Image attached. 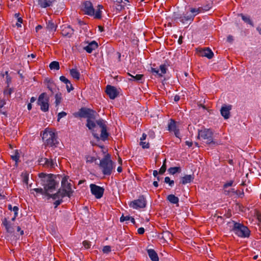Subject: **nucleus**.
Wrapping results in <instances>:
<instances>
[{
	"label": "nucleus",
	"mask_w": 261,
	"mask_h": 261,
	"mask_svg": "<svg viewBox=\"0 0 261 261\" xmlns=\"http://www.w3.org/2000/svg\"><path fill=\"white\" fill-rule=\"evenodd\" d=\"M55 0H38V5L41 8H46L52 6Z\"/></svg>",
	"instance_id": "22"
},
{
	"label": "nucleus",
	"mask_w": 261,
	"mask_h": 261,
	"mask_svg": "<svg viewBox=\"0 0 261 261\" xmlns=\"http://www.w3.org/2000/svg\"><path fill=\"white\" fill-rule=\"evenodd\" d=\"M201 53L202 56L207 57L208 59H212L214 56L213 51L208 48L203 49Z\"/></svg>",
	"instance_id": "25"
},
{
	"label": "nucleus",
	"mask_w": 261,
	"mask_h": 261,
	"mask_svg": "<svg viewBox=\"0 0 261 261\" xmlns=\"http://www.w3.org/2000/svg\"><path fill=\"white\" fill-rule=\"evenodd\" d=\"M227 40L228 42H231L233 40V37L231 36H228L227 37Z\"/></svg>",
	"instance_id": "64"
},
{
	"label": "nucleus",
	"mask_w": 261,
	"mask_h": 261,
	"mask_svg": "<svg viewBox=\"0 0 261 261\" xmlns=\"http://www.w3.org/2000/svg\"><path fill=\"white\" fill-rule=\"evenodd\" d=\"M6 78H7V83L8 84H9V83L10 82H11V78L8 75V71H6Z\"/></svg>",
	"instance_id": "61"
},
{
	"label": "nucleus",
	"mask_w": 261,
	"mask_h": 261,
	"mask_svg": "<svg viewBox=\"0 0 261 261\" xmlns=\"http://www.w3.org/2000/svg\"><path fill=\"white\" fill-rule=\"evenodd\" d=\"M86 159V162L88 163H92L96 161L95 158L91 155H87Z\"/></svg>",
	"instance_id": "43"
},
{
	"label": "nucleus",
	"mask_w": 261,
	"mask_h": 261,
	"mask_svg": "<svg viewBox=\"0 0 261 261\" xmlns=\"http://www.w3.org/2000/svg\"><path fill=\"white\" fill-rule=\"evenodd\" d=\"M94 118V116L93 118H89L87 119V126L90 130H93L95 127V123L94 121L92 120L91 119Z\"/></svg>",
	"instance_id": "30"
},
{
	"label": "nucleus",
	"mask_w": 261,
	"mask_h": 261,
	"mask_svg": "<svg viewBox=\"0 0 261 261\" xmlns=\"http://www.w3.org/2000/svg\"><path fill=\"white\" fill-rule=\"evenodd\" d=\"M103 8L102 5H98L97 9L95 11L92 4L89 1H86L82 5V10L85 13L88 15L94 16L96 19H100L101 18V10Z\"/></svg>",
	"instance_id": "4"
},
{
	"label": "nucleus",
	"mask_w": 261,
	"mask_h": 261,
	"mask_svg": "<svg viewBox=\"0 0 261 261\" xmlns=\"http://www.w3.org/2000/svg\"><path fill=\"white\" fill-rule=\"evenodd\" d=\"M148 255L152 261H159V257L156 252L152 249L147 250Z\"/></svg>",
	"instance_id": "23"
},
{
	"label": "nucleus",
	"mask_w": 261,
	"mask_h": 261,
	"mask_svg": "<svg viewBox=\"0 0 261 261\" xmlns=\"http://www.w3.org/2000/svg\"><path fill=\"white\" fill-rule=\"evenodd\" d=\"M213 133L208 128H204L198 130V137L203 140H204L207 144L214 143L213 138Z\"/></svg>",
	"instance_id": "6"
},
{
	"label": "nucleus",
	"mask_w": 261,
	"mask_h": 261,
	"mask_svg": "<svg viewBox=\"0 0 261 261\" xmlns=\"http://www.w3.org/2000/svg\"><path fill=\"white\" fill-rule=\"evenodd\" d=\"M65 196L70 197L71 195H68L67 191L62 189H59L58 192L55 194L51 195L49 194V198H52L53 199H58L62 200L63 198Z\"/></svg>",
	"instance_id": "17"
},
{
	"label": "nucleus",
	"mask_w": 261,
	"mask_h": 261,
	"mask_svg": "<svg viewBox=\"0 0 261 261\" xmlns=\"http://www.w3.org/2000/svg\"><path fill=\"white\" fill-rule=\"evenodd\" d=\"M165 182L168 184L170 187H172L174 185V181L171 180L169 177H166L165 178Z\"/></svg>",
	"instance_id": "46"
},
{
	"label": "nucleus",
	"mask_w": 261,
	"mask_h": 261,
	"mask_svg": "<svg viewBox=\"0 0 261 261\" xmlns=\"http://www.w3.org/2000/svg\"><path fill=\"white\" fill-rule=\"evenodd\" d=\"M167 199L172 204H178L179 202V198L173 194L169 195Z\"/></svg>",
	"instance_id": "26"
},
{
	"label": "nucleus",
	"mask_w": 261,
	"mask_h": 261,
	"mask_svg": "<svg viewBox=\"0 0 261 261\" xmlns=\"http://www.w3.org/2000/svg\"><path fill=\"white\" fill-rule=\"evenodd\" d=\"M203 8L202 7H199L198 8H190L189 9L190 12L191 13V15L193 16V17L199 14L200 13L202 12L203 11Z\"/></svg>",
	"instance_id": "28"
},
{
	"label": "nucleus",
	"mask_w": 261,
	"mask_h": 261,
	"mask_svg": "<svg viewBox=\"0 0 261 261\" xmlns=\"http://www.w3.org/2000/svg\"><path fill=\"white\" fill-rule=\"evenodd\" d=\"M2 225L5 227L7 232L11 234L14 233V228L13 224L7 218H4L2 220Z\"/></svg>",
	"instance_id": "14"
},
{
	"label": "nucleus",
	"mask_w": 261,
	"mask_h": 261,
	"mask_svg": "<svg viewBox=\"0 0 261 261\" xmlns=\"http://www.w3.org/2000/svg\"><path fill=\"white\" fill-rule=\"evenodd\" d=\"M49 66L51 70H59L60 68L59 63L57 61L51 62Z\"/></svg>",
	"instance_id": "35"
},
{
	"label": "nucleus",
	"mask_w": 261,
	"mask_h": 261,
	"mask_svg": "<svg viewBox=\"0 0 261 261\" xmlns=\"http://www.w3.org/2000/svg\"><path fill=\"white\" fill-rule=\"evenodd\" d=\"M11 158L13 160L17 162L19 160V156L17 153H15V154L14 155H12Z\"/></svg>",
	"instance_id": "56"
},
{
	"label": "nucleus",
	"mask_w": 261,
	"mask_h": 261,
	"mask_svg": "<svg viewBox=\"0 0 261 261\" xmlns=\"http://www.w3.org/2000/svg\"><path fill=\"white\" fill-rule=\"evenodd\" d=\"M42 138L45 145L47 146H56L58 143L55 133L48 128H46L43 132Z\"/></svg>",
	"instance_id": "5"
},
{
	"label": "nucleus",
	"mask_w": 261,
	"mask_h": 261,
	"mask_svg": "<svg viewBox=\"0 0 261 261\" xmlns=\"http://www.w3.org/2000/svg\"><path fill=\"white\" fill-rule=\"evenodd\" d=\"M83 245L84 247H85V248H86V249H88L91 246L90 242L87 240L83 241Z\"/></svg>",
	"instance_id": "49"
},
{
	"label": "nucleus",
	"mask_w": 261,
	"mask_h": 261,
	"mask_svg": "<svg viewBox=\"0 0 261 261\" xmlns=\"http://www.w3.org/2000/svg\"><path fill=\"white\" fill-rule=\"evenodd\" d=\"M32 191L36 192L37 194L44 195L49 197V194L47 193L46 191H45L44 189L43 190L42 188H35L32 189Z\"/></svg>",
	"instance_id": "32"
},
{
	"label": "nucleus",
	"mask_w": 261,
	"mask_h": 261,
	"mask_svg": "<svg viewBox=\"0 0 261 261\" xmlns=\"http://www.w3.org/2000/svg\"><path fill=\"white\" fill-rule=\"evenodd\" d=\"M193 16H192L191 14L188 15L187 13L180 17V20L182 23H185L189 21H192L193 20Z\"/></svg>",
	"instance_id": "27"
},
{
	"label": "nucleus",
	"mask_w": 261,
	"mask_h": 261,
	"mask_svg": "<svg viewBox=\"0 0 261 261\" xmlns=\"http://www.w3.org/2000/svg\"><path fill=\"white\" fill-rule=\"evenodd\" d=\"M106 92L110 99H115L118 95L116 88L111 85H108L106 87Z\"/></svg>",
	"instance_id": "15"
},
{
	"label": "nucleus",
	"mask_w": 261,
	"mask_h": 261,
	"mask_svg": "<svg viewBox=\"0 0 261 261\" xmlns=\"http://www.w3.org/2000/svg\"><path fill=\"white\" fill-rule=\"evenodd\" d=\"M166 160L165 159L163 162V164L162 167H161V168L159 170V173L161 174H163L166 171Z\"/></svg>",
	"instance_id": "41"
},
{
	"label": "nucleus",
	"mask_w": 261,
	"mask_h": 261,
	"mask_svg": "<svg viewBox=\"0 0 261 261\" xmlns=\"http://www.w3.org/2000/svg\"><path fill=\"white\" fill-rule=\"evenodd\" d=\"M147 135L145 133L142 134V137L140 138V141H144L146 139Z\"/></svg>",
	"instance_id": "62"
},
{
	"label": "nucleus",
	"mask_w": 261,
	"mask_h": 261,
	"mask_svg": "<svg viewBox=\"0 0 261 261\" xmlns=\"http://www.w3.org/2000/svg\"><path fill=\"white\" fill-rule=\"evenodd\" d=\"M70 74L73 79L76 80H79L80 78V73L76 69H70Z\"/></svg>",
	"instance_id": "29"
},
{
	"label": "nucleus",
	"mask_w": 261,
	"mask_h": 261,
	"mask_svg": "<svg viewBox=\"0 0 261 261\" xmlns=\"http://www.w3.org/2000/svg\"><path fill=\"white\" fill-rule=\"evenodd\" d=\"M68 176H65L63 177L61 181V189L67 191L68 195H72L73 191L71 189V184L68 181Z\"/></svg>",
	"instance_id": "11"
},
{
	"label": "nucleus",
	"mask_w": 261,
	"mask_h": 261,
	"mask_svg": "<svg viewBox=\"0 0 261 261\" xmlns=\"http://www.w3.org/2000/svg\"><path fill=\"white\" fill-rule=\"evenodd\" d=\"M98 46V43L95 41H92L90 42L86 46L84 47L88 53H91L94 50L96 49Z\"/></svg>",
	"instance_id": "20"
},
{
	"label": "nucleus",
	"mask_w": 261,
	"mask_h": 261,
	"mask_svg": "<svg viewBox=\"0 0 261 261\" xmlns=\"http://www.w3.org/2000/svg\"><path fill=\"white\" fill-rule=\"evenodd\" d=\"M146 205V201L144 196H140L137 200L131 201L129 206L134 209L144 208Z\"/></svg>",
	"instance_id": "8"
},
{
	"label": "nucleus",
	"mask_w": 261,
	"mask_h": 261,
	"mask_svg": "<svg viewBox=\"0 0 261 261\" xmlns=\"http://www.w3.org/2000/svg\"><path fill=\"white\" fill-rule=\"evenodd\" d=\"M22 23V19L20 17H18L17 19V22L16 23V25L18 27H21V23Z\"/></svg>",
	"instance_id": "53"
},
{
	"label": "nucleus",
	"mask_w": 261,
	"mask_h": 261,
	"mask_svg": "<svg viewBox=\"0 0 261 261\" xmlns=\"http://www.w3.org/2000/svg\"><path fill=\"white\" fill-rule=\"evenodd\" d=\"M168 129L170 132H174L175 136L180 138V132L178 127L176 125V122L173 119H170L168 124Z\"/></svg>",
	"instance_id": "12"
},
{
	"label": "nucleus",
	"mask_w": 261,
	"mask_h": 261,
	"mask_svg": "<svg viewBox=\"0 0 261 261\" xmlns=\"http://www.w3.org/2000/svg\"><path fill=\"white\" fill-rule=\"evenodd\" d=\"M99 167L102 173L105 175H110L115 168L114 163L111 159V155L107 153L100 161Z\"/></svg>",
	"instance_id": "3"
},
{
	"label": "nucleus",
	"mask_w": 261,
	"mask_h": 261,
	"mask_svg": "<svg viewBox=\"0 0 261 261\" xmlns=\"http://www.w3.org/2000/svg\"><path fill=\"white\" fill-rule=\"evenodd\" d=\"M66 85V89L68 91V92H70L71 90L73 89V87L71 84L70 82L69 81V84H65Z\"/></svg>",
	"instance_id": "50"
},
{
	"label": "nucleus",
	"mask_w": 261,
	"mask_h": 261,
	"mask_svg": "<svg viewBox=\"0 0 261 261\" xmlns=\"http://www.w3.org/2000/svg\"><path fill=\"white\" fill-rule=\"evenodd\" d=\"M47 28L50 31H56L57 25L52 21H49L47 22Z\"/></svg>",
	"instance_id": "34"
},
{
	"label": "nucleus",
	"mask_w": 261,
	"mask_h": 261,
	"mask_svg": "<svg viewBox=\"0 0 261 261\" xmlns=\"http://www.w3.org/2000/svg\"><path fill=\"white\" fill-rule=\"evenodd\" d=\"M49 98L46 96V93H41L38 99V104L40 106V109L45 112L48 111L49 109Z\"/></svg>",
	"instance_id": "7"
},
{
	"label": "nucleus",
	"mask_w": 261,
	"mask_h": 261,
	"mask_svg": "<svg viewBox=\"0 0 261 261\" xmlns=\"http://www.w3.org/2000/svg\"><path fill=\"white\" fill-rule=\"evenodd\" d=\"M114 3L118 5L116 9L121 11L124 8L126 4L128 2L127 0H112Z\"/></svg>",
	"instance_id": "21"
},
{
	"label": "nucleus",
	"mask_w": 261,
	"mask_h": 261,
	"mask_svg": "<svg viewBox=\"0 0 261 261\" xmlns=\"http://www.w3.org/2000/svg\"><path fill=\"white\" fill-rule=\"evenodd\" d=\"M167 70L166 65L165 64H162L160 66V69L151 68V72L155 76H157L159 77L163 76L165 74Z\"/></svg>",
	"instance_id": "13"
},
{
	"label": "nucleus",
	"mask_w": 261,
	"mask_h": 261,
	"mask_svg": "<svg viewBox=\"0 0 261 261\" xmlns=\"http://www.w3.org/2000/svg\"><path fill=\"white\" fill-rule=\"evenodd\" d=\"M128 75L132 77V79H130V80L139 81L142 80L143 75V74H137L135 76L132 75L131 74L128 73Z\"/></svg>",
	"instance_id": "38"
},
{
	"label": "nucleus",
	"mask_w": 261,
	"mask_h": 261,
	"mask_svg": "<svg viewBox=\"0 0 261 261\" xmlns=\"http://www.w3.org/2000/svg\"><path fill=\"white\" fill-rule=\"evenodd\" d=\"M140 145L143 149H148L150 147L149 143L148 142H144V141H141Z\"/></svg>",
	"instance_id": "42"
},
{
	"label": "nucleus",
	"mask_w": 261,
	"mask_h": 261,
	"mask_svg": "<svg viewBox=\"0 0 261 261\" xmlns=\"http://www.w3.org/2000/svg\"><path fill=\"white\" fill-rule=\"evenodd\" d=\"M17 230L18 232H20V234L21 236H22L24 234L23 230L21 229V228H20V226H17Z\"/></svg>",
	"instance_id": "60"
},
{
	"label": "nucleus",
	"mask_w": 261,
	"mask_h": 261,
	"mask_svg": "<svg viewBox=\"0 0 261 261\" xmlns=\"http://www.w3.org/2000/svg\"><path fill=\"white\" fill-rule=\"evenodd\" d=\"M108 133L107 130V127L101 128L100 137L102 140H105L108 137Z\"/></svg>",
	"instance_id": "36"
},
{
	"label": "nucleus",
	"mask_w": 261,
	"mask_h": 261,
	"mask_svg": "<svg viewBox=\"0 0 261 261\" xmlns=\"http://www.w3.org/2000/svg\"><path fill=\"white\" fill-rule=\"evenodd\" d=\"M60 80L61 82L64 83L65 84H69V81L64 76H61L60 77Z\"/></svg>",
	"instance_id": "51"
},
{
	"label": "nucleus",
	"mask_w": 261,
	"mask_h": 261,
	"mask_svg": "<svg viewBox=\"0 0 261 261\" xmlns=\"http://www.w3.org/2000/svg\"><path fill=\"white\" fill-rule=\"evenodd\" d=\"M39 177L41 179L42 184L47 193L53 192L58 185V182L55 179V176L53 174L40 173Z\"/></svg>",
	"instance_id": "1"
},
{
	"label": "nucleus",
	"mask_w": 261,
	"mask_h": 261,
	"mask_svg": "<svg viewBox=\"0 0 261 261\" xmlns=\"http://www.w3.org/2000/svg\"><path fill=\"white\" fill-rule=\"evenodd\" d=\"M6 102L5 99H1L0 100V108H3L4 106L6 105Z\"/></svg>",
	"instance_id": "57"
},
{
	"label": "nucleus",
	"mask_w": 261,
	"mask_h": 261,
	"mask_svg": "<svg viewBox=\"0 0 261 261\" xmlns=\"http://www.w3.org/2000/svg\"><path fill=\"white\" fill-rule=\"evenodd\" d=\"M242 18L244 21H245V22H246L248 23H250L251 22L249 17H248L247 16H245L244 15H242Z\"/></svg>",
	"instance_id": "54"
},
{
	"label": "nucleus",
	"mask_w": 261,
	"mask_h": 261,
	"mask_svg": "<svg viewBox=\"0 0 261 261\" xmlns=\"http://www.w3.org/2000/svg\"><path fill=\"white\" fill-rule=\"evenodd\" d=\"M18 207L17 206H14L13 207V211L14 212V214L15 215V216H18Z\"/></svg>",
	"instance_id": "55"
},
{
	"label": "nucleus",
	"mask_w": 261,
	"mask_h": 261,
	"mask_svg": "<svg viewBox=\"0 0 261 261\" xmlns=\"http://www.w3.org/2000/svg\"><path fill=\"white\" fill-rule=\"evenodd\" d=\"M186 144L189 147H191L193 145L192 142L187 141H186Z\"/></svg>",
	"instance_id": "63"
},
{
	"label": "nucleus",
	"mask_w": 261,
	"mask_h": 261,
	"mask_svg": "<svg viewBox=\"0 0 261 261\" xmlns=\"http://www.w3.org/2000/svg\"><path fill=\"white\" fill-rule=\"evenodd\" d=\"M0 113L7 116V112L4 110V107L3 108H0Z\"/></svg>",
	"instance_id": "59"
},
{
	"label": "nucleus",
	"mask_w": 261,
	"mask_h": 261,
	"mask_svg": "<svg viewBox=\"0 0 261 261\" xmlns=\"http://www.w3.org/2000/svg\"><path fill=\"white\" fill-rule=\"evenodd\" d=\"M55 201L54 203V204L55 205V207H57L58 205H59L63 201L62 200L60 199H54Z\"/></svg>",
	"instance_id": "52"
},
{
	"label": "nucleus",
	"mask_w": 261,
	"mask_h": 261,
	"mask_svg": "<svg viewBox=\"0 0 261 261\" xmlns=\"http://www.w3.org/2000/svg\"><path fill=\"white\" fill-rule=\"evenodd\" d=\"M168 172L170 174L174 175L177 172H180L181 168L179 167H170L168 169Z\"/></svg>",
	"instance_id": "33"
},
{
	"label": "nucleus",
	"mask_w": 261,
	"mask_h": 261,
	"mask_svg": "<svg viewBox=\"0 0 261 261\" xmlns=\"http://www.w3.org/2000/svg\"><path fill=\"white\" fill-rule=\"evenodd\" d=\"M55 103L56 106H58L61 102L62 100V96L61 93H57L55 95Z\"/></svg>",
	"instance_id": "40"
},
{
	"label": "nucleus",
	"mask_w": 261,
	"mask_h": 261,
	"mask_svg": "<svg viewBox=\"0 0 261 261\" xmlns=\"http://www.w3.org/2000/svg\"><path fill=\"white\" fill-rule=\"evenodd\" d=\"M232 106L230 105H223L220 110L221 115L225 119H227L230 117V111L231 110Z\"/></svg>",
	"instance_id": "16"
},
{
	"label": "nucleus",
	"mask_w": 261,
	"mask_h": 261,
	"mask_svg": "<svg viewBox=\"0 0 261 261\" xmlns=\"http://www.w3.org/2000/svg\"><path fill=\"white\" fill-rule=\"evenodd\" d=\"M22 180L26 185H28L29 174L27 172L22 173Z\"/></svg>",
	"instance_id": "39"
},
{
	"label": "nucleus",
	"mask_w": 261,
	"mask_h": 261,
	"mask_svg": "<svg viewBox=\"0 0 261 261\" xmlns=\"http://www.w3.org/2000/svg\"><path fill=\"white\" fill-rule=\"evenodd\" d=\"M91 193L94 195L95 198L99 199L102 197L104 189L98 186L91 184L90 185Z\"/></svg>",
	"instance_id": "9"
},
{
	"label": "nucleus",
	"mask_w": 261,
	"mask_h": 261,
	"mask_svg": "<svg viewBox=\"0 0 261 261\" xmlns=\"http://www.w3.org/2000/svg\"><path fill=\"white\" fill-rule=\"evenodd\" d=\"M95 114V112L90 109H86L82 108L79 112V116L81 117L93 118Z\"/></svg>",
	"instance_id": "18"
},
{
	"label": "nucleus",
	"mask_w": 261,
	"mask_h": 261,
	"mask_svg": "<svg viewBox=\"0 0 261 261\" xmlns=\"http://www.w3.org/2000/svg\"><path fill=\"white\" fill-rule=\"evenodd\" d=\"M228 224L231 228V231L238 237L242 238L249 237L250 231L247 227L245 226L243 224L234 221L229 222Z\"/></svg>",
	"instance_id": "2"
},
{
	"label": "nucleus",
	"mask_w": 261,
	"mask_h": 261,
	"mask_svg": "<svg viewBox=\"0 0 261 261\" xmlns=\"http://www.w3.org/2000/svg\"><path fill=\"white\" fill-rule=\"evenodd\" d=\"M194 178L193 175H186L181 178V183L182 185H186L191 182Z\"/></svg>",
	"instance_id": "24"
},
{
	"label": "nucleus",
	"mask_w": 261,
	"mask_h": 261,
	"mask_svg": "<svg viewBox=\"0 0 261 261\" xmlns=\"http://www.w3.org/2000/svg\"><path fill=\"white\" fill-rule=\"evenodd\" d=\"M74 33V30L69 25H64L62 28L61 33L64 36L70 37Z\"/></svg>",
	"instance_id": "19"
},
{
	"label": "nucleus",
	"mask_w": 261,
	"mask_h": 261,
	"mask_svg": "<svg viewBox=\"0 0 261 261\" xmlns=\"http://www.w3.org/2000/svg\"><path fill=\"white\" fill-rule=\"evenodd\" d=\"M96 123L101 127V128H103L105 127H107L105 121L102 119L97 120L96 121Z\"/></svg>",
	"instance_id": "44"
},
{
	"label": "nucleus",
	"mask_w": 261,
	"mask_h": 261,
	"mask_svg": "<svg viewBox=\"0 0 261 261\" xmlns=\"http://www.w3.org/2000/svg\"><path fill=\"white\" fill-rule=\"evenodd\" d=\"M137 231H138V233L139 234H143L145 232V230L143 227H140V228H138Z\"/></svg>",
	"instance_id": "58"
},
{
	"label": "nucleus",
	"mask_w": 261,
	"mask_h": 261,
	"mask_svg": "<svg viewBox=\"0 0 261 261\" xmlns=\"http://www.w3.org/2000/svg\"><path fill=\"white\" fill-rule=\"evenodd\" d=\"M39 162L40 165L49 169L55 168L57 166L56 159L41 158Z\"/></svg>",
	"instance_id": "10"
},
{
	"label": "nucleus",
	"mask_w": 261,
	"mask_h": 261,
	"mask_svg": "<svg viewBox=\"0 0 261 261\" xmlns=\"http://www.w3.org/2000/svg\"><path fill=\"white\" fill-rule=\"evenodd\" d=\"M233 180H230L227 182H226L224 185H223V188L226 189L228 187H231L233 185Z\"/></svg>",
	"instance_id": "48"
},
{
	"label": "nucleus",
	"mask_w": 261,
	"mask_h": 261,
	"mask_svg": "<svg viewBox=\"0 0 261 261\" xmlns=\"http://www.w3.org/2000/svg\"><path fill=\"white\" fill-rule=\"evenodd\" d=\"M12 92L13 89L8 86L7 88L5 89L4 91V94L5 96L7 97V99H8Z\"/></svg>",
	"instance_id": "37"
},
{
	"label": "nucleus",
	"mask_w": 261,
	"mask_h": 261,
	"mask_svg": "<svg viewBox=\"0 0 261 261\" xmlns=\"http://www.w3.org/2000/svg\"><path fill=\"white\" fill-rule=\"evenodd\" d=\"M102 251L104 253H109L111 251V247L110 246L107 245L103 247Z\"/></svg>",
	"instance_id": "45"
},
{
	"label": "nucleus",
	"mask_w": 261,
	"mask_h": 261,
	"mask_svg": "<svg viewBox=\"0 0 261 261\" xmlns=\"http://www.w3.org/2000/svg\"><path fill=\"white\" fill-rule=\"evenodd\" d=\"M129 220H130V222L134 224H135V223H136L135 219L132 217L129 216H124L122 215L120 218V221L121 222H124L125 221H129Z\"/></svg>",
	"instance_id": "31"
},
{
	"label": "nucleus",
	"mask_w": 261,
	"mask_h": 261,
	"mask_svg": "<svg viewBox=\"0 0 261 261\" xmlns=\"http://www.w3.org/2000/svg\"><path fill=\"white\" fill-rule=\"evenodd\" d=\"M67 113L63 111L59 113L58 115L57 121L59 122L62 118L65 117Z\"/></svg>",
	"instance_id": "47"
}]
</instances>
